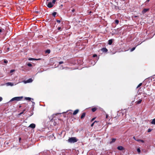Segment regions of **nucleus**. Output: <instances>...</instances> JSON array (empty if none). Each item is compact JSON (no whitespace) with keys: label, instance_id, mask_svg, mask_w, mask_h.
<instances>
[{"label":"nucleus","instance_id":"f257e3e1","mask_svg":"<svg viewBox=\"0 0 155 155\" xmlns=\"http://www.w3.org/2000/svg\"><path fill=\"white\" fill-rule=\"evenodd\" d=\"M56 0H53L52 2H48L47 5V7L49 8H52L55 4Z\"/></svg>","mask_w":155,"mask_h":155},{"label":"nucleus","instance_id":"f03ea898","mask_svg":"<svg viewBox=\"0 0 155 155\" xmlns=\"http://www.w3.org/2000/svg\"><path fill=\"white\" fill-rule=\"evenodd\" d=\"M78 140L75 137H71L69 138L68 140V141L69 143H72L77 142L78 141Z\"/></svg>","mask_w":155,"mask_h":155},{"label":"nucleus","instance_id":"7ed1b4c3","mask_svg":"<svg viewBox=\"0 0 155 155\" xmlns=\"http://www.w3.org/2000/svg\"><path fill=\"white\" fill-rule=\"evenodd\" d=\"M22 98V96L15 97L12 98L10 101H19L21 100Z\"/></svg>","mask_w":155,"mask_h":155},{"label":"nucleus","instance_id":"20e7f679","mask_svg":"<svg viewBox=\"0 0 155 155\" xmlns=\"http://www.w3.org/2000/svg\"><path fill=\"white\" fill-rule=\"evenodd\" d=\"M50 152L48 150H45L44 151L41 152L39 153V155H50Z\"/></svg>","mask_w":155,"mask_h":155},{"label":"nucleus","instance_id":"39448f33","mask_svg":"<svg viewBox=\"0 0 155 155\" xmlns=\"http://www.w3.org/2000/svg\"><path fill=\"white\" fill-rule=\"evenodd\" d=\"M48 138L49 140H53L54 139H55V137L54 136L53 134H51L48 137Z\"/></svg>","mask_w":155,"mask_h":155},{"label":"nucleus","instance_id":"423d86ee","mask_svg":"<svg viewBox=\"0 0 155 155\" xmlns=\"http://www.w3.org/2000/svg\"><path fill=\"white\" fill-rule=\"evenodd\" d=\"M93 58H95L97 57L95 61H93V62H92V64H93V65H94L97 62V61L98 59H97V55L96 54H94L93 55Z\"/></svg>","mask_w":155,"mask_h":155},{"label":"nucleus","instance_id":"0eeeda50","mask_svg":"<svg viewBox=\"0 0 155 155\" xmlns=\"http://www.w3.org/2000/svg\"><path fill=\"white\" fill-rule=\"evenodd\" d=\"M117 148L120 150H125L124 148L122 146H119L117 147Z\"/></svg>","mask_w":155,"mask_h":155},{"label":"nucleus","instance_id":"6e6552de","mask_svg":"<svg viewBox=\"0 0 155 155\" xmlns=\"http://www.w3.org/2000/svg\"><path fill=\"white\" fill-rule=\"evenodd\" d=\"M149 8H144L143 10L142 11V13L143 14H144L147 12L149 11Z\"/></svg>","mask_w":155,"mask_h":155},{"label":"nucleus","instance_id":"1a4fd4ad","mask_svg":"<svg viewBox=\"0 0 155 155\" xmlns=\"http://www.w3.org/2000/svg\"><path fill=\"white\" fill-rule=\"evenodd\" d=\"M35 125L34 124H31L30 125L29 127H30L31 128L34 129L35 128Z\"/></svg>","mask_w":155,"mask_h":155},{"label":"nucleus","instance_id":"9d476101","mask_svg":"<svg viewBox=\"0 0 155 155\" xmlns=\"http://www.w3.org/2000/svg\"><path fill=\"white\" fill-rule=\"evenodd\" d=\"M101 50L104 52H106L108 51L107 49L106 48H102Z\"/></svg>","mask_w":155,"mask_h":155},{"label":"nucleus","instance_id":"9b49d317","mask_svg":"<svg viewBox=\"0 0 155 155\" xmlns=\"http://www.w3.org/2000/svg\"><path fill=\"white\" fill-rule=\"evenodd\" d=\"M6 85L7 86H12L14 85V84L11 82H7L6 83Z\"/></svg>","mask_w":155,"mask_h":155},{"label":"nucleus","instance_id":"f8f14e48","mask_svg":"<svg viewBox=\"0 0 155 155\" xmlns=\"http://www.w3.org/2000/svg\"><path fill=\"white\" fill-rule=\"evenodd\" d=\"M142 101V100L141 99H139L138 101L136 102L135 103L137 104H140Z\"/></svg>","mask_w":155,"mask_h":155},{"label":"nucleus","instance_id":"ddd939ff","mask_svg":"<svg viewBox=\"0 0 155 155\" xmlns=\"http://www.w3.org/2000/svg\"><path fill=\"white\" fill-rule=\"evenodd\" d=\"M113 39H110L108 41V44L110 45H111L113 43Z\"/></svg>","mask_w":155,"mask_h":155},{"label":"nucleus","instance_id":"4468645a","mask_svg":"<svg viewBox=\"0 0 155 155\" xmlns=\"http://www.w3.org/2000/svg\"><path fill=\"white\" fill-rule=\"evenodd\" d=\"M79 111V110L78 109L74 111L73 113V115H74L76 114Z\"/></svg>","mask_w":155,"mask_h":155},{"label":"nucleus","instance_id":"2eb2a0df","mask_svg":"<svg viewBox=\"0 0 155 155\" xmlns=\"http://www.w3.org/2000/svg\"><path fill=\"white\" fill-rule=\"evenodd\" d=\"M5 32V30L4 29L0 28V33H1V34H4Z\"/></svg>","mask_w":155,"mask_h":155},{"label":"nucleus","instance_id":"dca6fc26","mask_svg":"<svg viewBox=\"0 0 155 155\" xmlns=\"http://www.w3.org/2000/svg\"><path fill=\"white\" fill-rule=\"evenodd\" d=\"M86 115V113L84 112L82 113V114L81 115V119H83L84 118V117H85Z\"/></svg>","mask_w":155,"mask_h":155},{"label":"nucleus","instance_id":"f3484780","mask_svg":"<svg viewBox=\"0 0 155 155\" xmlns=\"http://www.w3.org/2000/svg\"><path fill=\"white\" fill-rule=\"evenodd\" d=\"M25 99L26 100H28V101H31V100L33 101L34 100L33 98H32L29 97H25Z\"/></svg>","mask_w":155,"mask_h":155},{"label":"nucleus","instance_id":"a211bd4d","mask_svg":"<svg viewBox=\"0 0 155 155\" xmlns=\"http://www.w3.org/2000/svg\"><path fill=\"white\" fill-rule=\"evenodd\" d=\"M33 81V80L31 78H29L27 80V83H30L31 82Z\"/></svg>","mask_w":155,"mask_h":155},{"label":"nucleus","instance_id":"6ab92c4d","mask_svg":"<svg viewBox=\"0 0 155 155\" xmlns=\"http://www.w3.org/2000/svg\"><path fill=\"white\" fill-rule=\"evenodd\" d=\"M116 140V139L115 138H112V139L111 141L110 142V143H114L115 142Z\"/></svg>","mask_w":155,"mask_h":155},{"label":"nucleus","instance_id":"aec40b11","mask_svg":"<svg viewBox=\"0 0 155 155\" xmlns=\"http://www.w3.org/2000/svg\"><path fill=\"white\" fill-rule=\"evenodd\" d=\"M57 13L56 12H54L52 13V15L54 17H55Z\"/></svg>","mask_w":155,"mask_h":155},{"label":"nucleus","instance_id":"412c9836","mask_svg":"<svg viewBox=\"0 0 155 155\" xmlns=\"http://www.w3.org/2000/svg\"><path fill=\"white\" fill-rule=\"evenodd\" d=\"M97 108L96 107H94L92 108L91 110L92 112H94L97 110Z\"/></svg>","mask_w":155,"mask_h":155},{"label":"nucleus","instance_id":"4be33fe9","mask_svg":"<svg viewBox=\"0 0 155 155\" xmlns=\"http://www.w3.org/2000/svg\"><path fill=\"white\" fill-rule=\"evenodd\" d=\"M152 124L155 125V118L153 119L151 122Z\"/></svg>","mask_w":155,"mask_h":155},{"label":"nucleus","instance_id":"5701e85b","mask_svg":"<svg viewBox=\"0 0 155 155\" xmlns=\"http://www.w3.org/2000/svg\"><path fill=\"white\" fill-rule=\"evenodd\" d=\"M50 49H47V50H46L45 51V53H47L48 54H49L50 53Z\"/></svg>","mask_w":155,"mask_h":155},{"label":"nucleus","instance_id":"b1692460","mask_svg":"<svg viewBox=\"0 0 155 155\" xmlns=\"http://www.w3.org/2000/svg\"><path fill=\"white\" fill-rule=\"evenodd\" d=\"M114 21L115 23H116L117 25L119 22V21L118 19L115 20Z\"/></svg>","mask_w":155,"mask_h":155},{"label":"nucleus","instance_id":"393cba45","mask_svg":"<svg viewBox=\"0 0 155 155\" xmlns=\"http://www.w3.org/2000/svg\"><path fill=\"white\" fill-rule=\"evenodd\" d=\"M136 48V47H134L133 48H131L130 49V51L131 52L133 51Z\"/></svg>","mask_w":155,"mask_h":155},{"label":"nucleus","instance_id":"a878e982","mask_svg":"<svg viewBox=\"0 0 155 155\" xmlns=\"http://www.w3.org/2000/svg\"><path fill=\"white\" fill-rule=\"evenodd\" d=\"M137 151L138 152V153H140V152H141L140 150V148H138L137 149Z\"/></svg>","mask_w":155,"mask_h":155},{"label":"nucleus","instance_id":"bb28decb","mask_svg":"<svg viewBox=\"0 0 155 155\" xmlns=\"http://www.w3.org/2000/svg\"><path fill=\"white\" fill-rule=\"evenodd\" d=\"M27 65L29 67H31L32 66V64L30 63H28L27 64Z\"/></svg>","mask_w":155,"mask_h":155},{"label":"nucleus","instance_id":"cd10ccee","mask_svg":"<svg viewBox=\"0 0 155 155\" xmlns=\"http://www.w3.org/2000/svg\"><path fill=\"white\" fill-rule=\"evenodd\" d=\"M4 62L6 64V63H8V61H7V60H6L5 59V60H4Z\"/></svg>","mask_w":155,"mask_h":155},{"label":"nucleus","instance_id":"c85d7f7f","mask_svg":"<svg viewBox=\"0 0 155 155\" xmlns=\"http://www.w3.org/2000/svg\"><path fill=\"white\" fill-rule=\"evenodd\" d=\"M142 84V83H140L138 85V86L137 87V88H138L139 87H140V86H141Z\"/></svg>","mask_w":155,"mask_h":155},{"label":"nucleus","instance_id":"c756f323","mask_svg":"<svg viewBox=\"0 0 155 155\" xmlns=\"http://www.w3.org/2000/svg\"><path fill=\"white\" fill-rule=\"evenodd\" d=\"M59 68L60 69H64V68L62 66H61Z\"/></svg>","mask_w":155,"mask_h":155},{"label":"nucleus","instance_id":"7c9ffc66","mask_svg":"<svg viewBox=\"0 0 155 155\" xmlns=\"http://www.w3.org/2000/svg\"><path fill=\"white\" fill-rule=\"evenodd\" d=\"M35 58H30L29 59V60H30V61L33 60H35Z\"/></svg>","mask_w":155,"mask_h":155},{"label":"nucleus","instance_id":"2f4dec72","mask_svg":"<svg viewBox=\"0 0 155 155\" xmlns=\"http://www.w3.org/2000/svg\"><path fill=\"white\" fill-rule=\"evenodd\" d=\"M14 71H15V70H14V69L11 70L10 71V73H12Z\"/></svg>","mask_w":155,"mask_h":155},{"label":"nucleus","instance_id":"473e14b6","mask_svg":"<svg viewBox=\"0 0 155 155\" xmlns=\"http://www.w3.org/2000/svg\"><path fill=\"white\" fill-rule=\"evenodd\" d=\"M151 130H152L151 129L149 128L147 132L148 133L150 132L151 131Z\"/></svg>","mask_w":155,"mask_h":155},{"label":"nucleus","instance_id":"72a5a7b5","mask_svg":"<svg viewBox=\"0 0 155 155\" xmlns=\"http://www.w3.org/2000/svg\"><path fill=\"white\" fill-rule=\"evenodd\" d=\"M59 63V64H62L63 63H64V62L63 61H60L58 62Z\"/></svg>","mask_w":155,"mask_h":155},{"label":"nucleus","instance_id":"f704fd0d","mask_svg":"<svg viewBox=\"0 0 155 155\" xmlns=\"http://www.w3.org/2000/svg\"><path fill=\"white\" fill-rule=\"evenodd\" d=\"M96 118V117H94L91 120V121L92 122L93 121H94Z\"/></svg>","mask_w":155,"mask_h":155},{"label":"nucleus","instance_id":"c9c22d12","mask_svg":"<svg viewBox=\"0 0 155 155\" xmlns=\"http://www.w3.org/2000/svg\"><path fill=\"white\" fill-rule=\"evenodd\" d=\"M61 27H58V30H59V31H60V30H61Z\"/></svg>","mask_w":155,"mask_h":155},{"label":"nucleus","instance_id":"e433bc0d","mask_svg":"<svg viewBox=\"0 0 155 155\" xmlns=\"http://www.w3.org/2000/svg\"><path fill=\"white\" fill-rule=\"evenodd\" d=\"M41 60V59L40 58H38V59H36V58L35 59V60H36V61L40 60Z\"/></svg>","mask_w":155,"mask_h":155},{"label":"nucleus","instance_id":"4c0bfd02","mask_svg":"<svg viewBox=\"0 0 155 155\" xmlns=\"http://www.w3.org/2000/svg\"><path fill=\"white\" fill-rule=\"evenodd\" d=\"M56 21L58 23H60V22H61V21L60 20H57Z\"/></svg>","mask_w":155,"mask_h":155},{"label":"nucleus","instance_id":"58836bf2","mask_svg":"<svg viewBox=\"0 0 155 155\" xmlns=\"http://www.w3.org/2000/svg\"><path fill=\"white\" fill-rule=\"evenodd\" d=\"M140 140L141 139H136V141H137V142H140Z\"/></svg>","mask_w":155,"mask_h":155},{"label":"nucleus","instance_id":"ea45409f","mask_svg":"<svg viewBox=\"0 0 155 155\" xmlns=\"http://www.w3.org/2000/svg\"><path fill=\"white\" fill-rule=\"evenodd\" d=\"M140 142H141L142 143H144V141L142 140H140Z\"/></svg>","mask_w":155,"mask_h":155},{"label":"nucleus","instance_id":"a19ab883","mask_svg":"<svg viewBox=\"0 0 155 155\" xmlns=\"http://www.w3.org/2000/svg\"><path fill=\"white\" fill-rule=\"evenodd\" d=\"M94 123H92L91 124V127H93V126H94Z\"/></svg>","mask_w":155,"mask_h":155},{"label":"nucleus","instance_id":"79ce46f5","mask_svg":"<svg viewBox=\"0 0 155 155\" xmlns=\"http://www.w3.org/2000/svg\"><path fill=\"white\" fill-rule=\"evenodd\" d=\"M32 105L34 106L35 104V103L34 102L32 101Z\"/></svg>","mask_w":155,"mask_h":155},{"label":"nucleus","instance_id":"37998d69","mask_svg":"<svg viewBox=\"0 0 155 155\" xmlns=\"http://www.w3.org/2000/svg\"><path fill=\"white\" fill-rule=\"evenodd\" d=\"M75 11V9L74 8H73L72 10H71V12H74Z\"/></svg>","mask_w":155,"mask_h":155},{"label":"nucleus","instance_id":"c03bdc74","mask_svg":"<svg viewBox=\"0 0 155 155\" xmlns=\"http://www.w3.org/2000/svg\"><path fill=\"white\" fill-rule=\"evenodd\" d=\"M2 100V97H0V101H1Z\"/></svg>","mask_w":155,"mask_h":155},{"label":"nucleus","instance_id":"a18cd8bd","mask_svg":"<svg viewBox=\"0 0 155 155\" xmlns=\"http://www.w3.org/2000/svg\"><path fill=\"white\" fill-rule=\"evenodd\" d=\"M133 139H134L135 140H136V137H134V136L133 137Z\"/></svg>","mask_w":155,"mask_h":155},{"label":"nucleus","instance_id":"49530a36","mask_svg":"<svg viewBox=\"0 0 155 155\" xmlns=\"http://www.w3.org/2000/svg\"><path fill=\"white\" fill-rule=\"evenodd\" d=\"M108 117V115L107 114H106V118H107Z\"/></svg>","mask_w":155,"mask_h":155},{"label":"nucleus","instance_id":"de8ad7c7","mask_svg":"<svg viewBox=\"0 0 155 155\" xmlns=\"http://www.w3.org/2000/svg\"><path fill=\"white\" fill-rule=\"evenodd\" d=\"M150 1V0H147L146 2H148Z\"/></svg>","mask_w":155,"mask_h":155},{"label":"nucleus","instance_id":"09e8293b","mask_svg":"<svg viewBox=\"0 0 155 155\" xmlns=\"http://www.w3.org/2000/svg\"><path fill=\"white\" fill-rule=\"evenodd\" d=\"M21 138L20 137L19 139V141H20V140H21Z\"/></svg>","mask_w":155,"mask_h":155},{"label":"nucleus","instance_id":"8fccbe9b","mask_svg":"<svg viewBox=\"0 0 155 155\" xmlns=\"http://www.w3.org/2000/svg\"><path fill=\"white\" fill-rule=\"evenodd\" d=\"M2 51L0 49V53H2Z\"/></svg>","mask_w":155,"mask_h":155},{"label":"nucleus","instance_id":"3c124183","mask_svg":"<svg viewBox=\"0 0 155 155\" xmlns=\"http://www.w3.org/2000/svg\"><path fill=\"white\" fill-rule=\"evenodd\" d=\"M97 121L95 120V121H94L93 123H95V122H96V123H97Z\"/></svg>","mask_w":155,"mask_h":155},{"label":"nucleus","instance_id":"603ef678","mask_svg":"<svg viewBox=\"0 0 155 155\" xmlns=\"http://www.w3.org/2000/svg\"><path fill=\"white\" fill-rule=\"evenodd\" d=\"M23 112H21L20 114H23Z\"/></svg>","mask_w":155,"mask_h":155},{"label":"nucleus","instance_id":"864d4df0","mask_svg":"<svg viewBox=\"0 0 155 155\" xmlns=\"http://www.w3.org/2000/svg\"><path fill=\"white\" fill-rule=\"evenodd\" d=\"M36 12L37 13H39V12H38V11H37V12Z\"/></svg>","mask_w":155,"mask_h":155},{"label":"nucleus","instance_id":"5fc2aeb1","mask_svg":"<svg viewBox=\"0 0 155 155\" xmlns=\"http://www.w3.org/2000/svg\"><path fill=\"white\" fill-rule=\"evenodd\" d=\"M137 17V16H135V18H136V17Z\"/></svg>","mask_w":155,"mask_h":155},{"label":"nucleus","instance_id":"6e6d98bb","mask_svg":"<svg viewBox=\"0 0 155 155\" xmlns=\"http://www.w3.org/2000/svg\"><path fill=\"white\" fill-rule=\"evenodd\" d=\"M47 1H49V0H46Z\"/></svg>","mask_w":155,"mask_h":155},{"label":"nucleus","instance_id":"4d7b16f0","mask_svg":"<svg viewBox=\"0 0 155 155\" xmlns=\"http://www.w3.org/2000/svg\"><path fill=\"white\" fill-rule=\"evenodd\" d=\"M8 143H7V144H8Z\"/></svg>","mask_w":155,"mask_h":155},{"label":"nucleus","instance_id":"13d9d810","mask_svg":"<svg viewBox=\"0 0 155 155\" xmlns=\"http://www.w3.org/2000/svg\"><path fill=\"white\" fill-rule=\"evenodd\" d=\"M58 67H59V65H58Z\"/></svg>","mask_w":155,"mask_h":155}]
</instances>
